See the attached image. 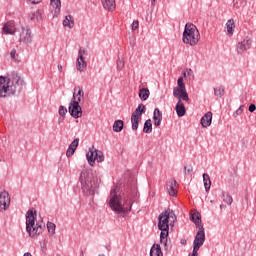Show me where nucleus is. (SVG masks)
I'll return each mask as SVG.
<instances>
[{"label": "nucleus", "instance_id": "nucleus-28", "mask_svg": "<svg viewBox=\"0 0 256 256\" xmlns=\"http://www.w3.org/2000/svg\"><path fill=\"white\" fill-rule=\"evenodd\" d=\"M113 131L115 133H121L123 131V121L122 120H116L113 124Z\"/></svg>", "mask_w": 256, "mask_h": 256}, {"label": "nucleus", "instance_id": "nucleus-10", "mask_svg": "<svg viewBox=\"0 0 256 256\" xmlns=\"http://www.w3.org/2000/svg\"><path fill=\"white\" fill-rule=\"evenodd\" d=\"M87 54V51L85 48H80L78 51V58L76 60V69L80 73H83V71L87 70V61H85V55Z\"/></svg>", "mask_w": 256, "mask_h": 256}, {"label": "nucleus", "instance_id": "nucleus-31", "mask_svg": "<svg viewBox=\"0 0 256 256\" xmlns=\"http://www.w3.org/2000/svg\"><path fill=\"white\" fill-rule=\"evenodd\" d=\"M222 200L224 203H227V205H232L233 203V197H231V195H229L227 192L222 193Z\"/></svg>", "mask_w": 256, "mask_h": 256}, {"label": "nucleus", "instance_id": "nucleus-43", "mask_svg": "<svg viewBox=\"0 0 256 256\" xmlns=\"http://www.w3.org/2000/svg\"><path fill=\"white\" fill-rule=\"evenodd\" d=\"M58 70L61 73V71H63V66L61 64H58Z\"/></svg>", "mask_w": 256, "mask_h": 256}, {"label": "nucleus", "instance_id": "nucleus-13", "mask_svg": "<svg viewBox=\"0 0 256 256\" xmlns=\"http://www.w3.org/2000/svg\"><path fill=\"white\" fill-rule=\"evenodd\" d=\"M252 43L253 41L249 37H246L243 41L239 42L236 46L238 55H243L245 51H249V49H251Z\"/></svg>", "mask_w": 256, "mask_h": 256}, {"label": "nucleus", "instance_id": "nucleus-47", "mask_svg": "<svg viewBox=\"0 0 256 256\" xmlns=\"http://www.w3.org/2000/svg\"><path fill=\"white\" fill-rule=\"evenodd\" d=\"M183 76H184V77H187V73H186V72H184V73H183Z\"/></svg>", "mask_w": 256, "mask_h": 256}, {"label": "nucleus", "instance_id": "nucleus-23", "mask_svg": "<svg viewBox=\"0 0 256 256\" xmlns=\"http://www.w3.org/2000/svg\"><path fill=\"white\" fill-rule=\"evenodd\" d=\"M101 3L106 11H113L116 7L115 0H101Z\"/></svg>", "mask_w": 256, "mask_h": 256}, {"label": "nucleus", "instance_id": "nucleus-49", "mask_svg": "<svg viewBox=\"0 0 256 256\" xmlns=\"http://www.w3.org/2000/svg\"><path fill=\"white\" fill-rule=\"evenodd\" d=\"M80 256H84V255H83V252H81Z\"/></svg>", "mask_w": 256, "mask_h": 256}, {"label": "nucleus", "instance_id": "nucleus-1", "mask_svg": "<svg viewBox=\"0 0 256 256\" xmlns=\"http://www.w3.org/2000/svg\"><path fill=\"white\" fill-rule=\"evenodd\" d=\"M158 229L161 231L160 233V243L164 245L167 250V237H169V223H175V213L171 211V209H166L159 215Z\"/></svg>", "mask_w": 256, "mask_h": 256}, {"label": "nucleus", "instance_id": "nucleus-5", "mask_svg": "<svg viewBox=\"0 0 256 256\" xmlns=\"http://www.w3.org/2000/svg\"><path fill=\"white\" fill-rule=\"evenodd\" d=\"M82 190L88 195H94L95 189L98 187L97 177L91 171H84L80 176Z\"/></svg>", "mask_w": 256, "mask_h": 256}, {"label": "nucleus", "instance_id": "nucleus-15", "mask_svg": "<svg viewBox=\"0 0 256 256\" xmlns=\"http://www.w3.org/2000/svg\"><path fill=\"white\" fill-rule=\"evenodd\" d=\"M2 33H4V35H15V33H17L15 21H8L7 23H5L2 28Z\"/></svg>", "mask_w": 256, "mask_h": 256}, {"label": "nucleus", "instance_id": "nucleus-3", "mask_svg": "<svg viewBox=\"0 0 256 256\" xmlns=\"http://www.w3.org/2000/svg\"><path fill=\"white\" fill-rule=\"evenodd\" d=\"M45 229L43 221H37V212L28 210L26 213V231L32 239H37Z\"/></svg>", "mask_w": 256, "mask_h": 256}, {"label": "nucleus", "instance_id": "nucleus-39", "mask_svg": "<svg viewBox=\"0 0 256 256\" xmlns=\"http://www.w3.org/2000/svg\"><path fill=\"white\" fill-rule=\"evenodd\" d=\"M15 55H17V50L12 49L11 52H10L11 59H15Z\"/></svg>", "mask_w": 256, "mask_h": 256}, {"label": "nucleus", "instance_id": "nucleus-18", "mask_svg": "<svg viewBox=\"0 0 256 256\" xmlns=\"http://www.w3.org/2000/svg\"><path fill=\"white\" fill-rule=\"evenodd\" d=\"M213 121V113L212 112H207L200 120V123L202 127L207 128L211 127V123Z\"/></svg>", "mask_w": 256, "mask_h": 256}, {"label": "nucleus", "instance_id": "nucleus-30", "mask_svg": "<svg viewBox=\"0 0 256 256\" xmlns=\"http://www.w3.org/2000/svg\"><path fill=\"white\" fill-rule=\"evenodd\" d=\"M203 182L206 191H209V189H211V178L209 177L208 174H203Z\"/></svg>", "mask_w": 256, "mask_h": 256}, {"label": "nucleus", "instance_id": "nucleus-20", "mask_svg": "<svg viewBox=\"0 0 256 256\" xmlns=\"http://www.w3.org/2000/svg\"><path fill=\"white\" fill-rule=\"evenodd\" d=\"M153 121L155 127H159L161 125V121H163V113H161V110H159V108H156L154 110Z\"/></svg>", "mask_w": 256, "mask_h": 256}, {"label": "nucleus", "instance_id": "nucleus-12", "mask_svg": "<svg viewBox=\"0 0 256 256\" xmlns=\"http://www.w3.org/2000/svg\"><path fill=\"white\" fill-rule=\"evenodd\" d=\"M10 205H11V196H9V192L5 190L0 192V211H7Z\"/></svg>", "mask_w": 256, "mask_h": 256}, {"label": "nucleus", "instance_id": "nucleus-2", "mask_svg": "<svg viewBox=\"0 0 256 256\" xmlns=\"http://www.w3.org/2000/svg\"><path fill=\"white\" fill-rule=\"evenodd\" d=\"M109 207L117 215H125L131 211V200L121 198V195L117 194V187H115L110 192Z\"/></svg>", "mask_w": 256, "mask_h": 256}, {"label": "nucleus", "instance_id": "nucleus-16", "mask_svg": "<svg viewBox=\"0 0 256 256\" xmlns=\"http://www.w3.org/2000/svg\"><path fill=\"white\" fill-rule=\"evenodd\" d=\"M78 147H79V138H76L69 145V147L66 151V157H73V155H75V151H77Z\"/></svg>", "mask_w": 256, "mask_h": 256}, {"label": "nucleus", "instance_id": "nucleus-27", "mask_svg": "<svg viewBox=\"0 0 256 256\" xmlns=\"http://www.w3.org/2000/svg\"><path fill=\"white\" fill-rule=\"evenodd\" d=\"M149 95H151V93L147 88L140 89L139 97L142 101H147L149 99Z\"/></svg>", "mask_w": 256, "mask_h": 256}, {"label": "nucleus", "instance_id": "nucleus-45", "mask_svg": "<svg viewBox=\"0 0 256 256\" xmlns=\"http://www.w3.org/2000/svg\"><path fill=\"white\" fill-rule=\"evenodd\" d=\"M188 75H193V70L189 69L188 70Z\"/></svg>", "mask_w": 256, "mask_h": 256}, {"label": "nucleus", "instance_id": "nucleus-24", "mask_svg": "<svg viewBox=\"0 0 256 256\" xmlns=\"http://www.w3.org/2000/svg\"><path fill=\"white\" fill-rule=\"evenodd\" d=\"M191 221H193V223H195L196 227H198V229H203V226L201 225V214H199L198 212L191 214L190 216Z\"/></svg>", "mask_w": 256, "mask_h": 256}, {"label": "nucleus", "instance_id": "nucleus-38", "mask_svg": "<svg viewBox=\"0 0 256 256\" xmlns=\"http://www.w3.org/2000/svg\"><path fill=\"white\" fill-rule=\"evenodd\" d=\"M131 27H132V31L139 29V21H134Z\"/></svg>", "mask_w": 256, "mask_h": 256}, {"label": "nucleus", "instance_id": "nucleus-34", "mask_svg": "<svg viewBox=\"0 0 256 256\" xmlns=\"http://www.w3.org/2000/svg\"><path fill=\"white\" fill-rule=\"evenodd\" d=\"M124 67H125V60L123 58H119L117 61V70L123 71Z\"/></svg>", "mask_w": 256, "mask_h": 256}, {"label": "nucleus", "instance_id": "nucleus-25", "mask_svg": "<svg viewBox=\"0 0 256 256\" xmlns=\"http://www.w3.org/2000/svg\"><path fill=\"white\" fill-rule=\"evenodd\" d=\"M150 256H163V251H161V246L159 244H154L151 247Z\"/></svg>", "mask_w": 256, "mask_h": 256}, {"label": "nucleus", "instance_id": "nucleus-48", "mask_svg": "<svg viewBox=\"0 0 256 256\" xmlns=\"http://www.w3.org/2000/svg\"><path fill=\"white\" fill-rule=\"evenodd\" d=\"M210 203H215V200H211Z\"/></svg>", "mask_w": 256, "mask_h": 256}, {"label": "nucleus", "instance_id": "nucleus-21", "mask_svg": "<svg viewBox=\"0 0 256 256\" xmlns=\"http://www.w3.org/2000/svg\"><path fill=\"white\" fill-rule=\"evenodd\" d=\"M176 113L178 117H185V113H187V111L185 110V104H183V100L177 102Z\"/></svg>", "mask_w": 256, "mask_h": 256}, {"label": "nucleus", "instance_id": "nucleus-11", "mask_svg": "<svg viewBox=\"0 0 256 256\" xmlns=\"http://www.w3.org/2000/svg\"><path fill=\"white\" fill-rule=\"evenodd\" d=\"M73 101L70 103L68 111L74 119H79V117H82L83 111L81 109V106H79V102L77 101V98L75 96L73 97Z\"/></svg>", "mask_w": 256, "mask_h": 256}, {"label": "nucleus", "instance_id": "nucleus-35", "mask_svg": "<svg viewBox=\"0 0 256 256\" xmlns=\"http://www.w3.org/2000/svg\"><path fill=\"white\" fill-rule=\"evenodd\" d=\"M47 229H48V233H50V235H55V224L54 223L48 222Z\"/></svg>", "mask_w": 256, "mask_h": 256}, {"label": "nucleus", "instance_id": "nucleus-36", "mask_svg": "<svg viewBox=\"0 0 256 256\" xmlns=\"http://www.w3.org/2000/svg\"><path fill=\"white\" fill-rule=\"evenodd\" d=\"M58 113H59L60 117H65V115L67 114V108H65L64 106H60Z\"/></svg>", "mask_w": 256, "mask_h": 256}, {"label": "nucleus", "instance_id": "nucleus-17", "mask_svg": "<svg viewBox=\"0 0 256 256\" xmlns=\"http://www.w3.org/2000/svg\"><path fill=\"white\" fill-rule=\"evenodd\" d=\"M50 9L55 17L61 13V0H50Z\"/></svg>", "mask_w": 256, "mask_h": 256}, {"label": "nucleus", "instance_id": "nucleus-9", "mask_svg": "<svg viewBox=\"0 0 256 256\" xmlns=\"http://www.w3.org/2000/svg\"><path fill=\"white\" fill-rule=\"evenodd\" d=\"M145 113V105L139 104L136 110L131 115V125L133 131H137L139 129V123H141V117Z\"/></svg>", "mask_w": 256, "mask_h": 256}, {"label": "nucleus", "instance_id": "nucleus-6", "mask_svg": "<svg viewBox=\"0 0 256 256\" xmlns=\"http://www.w3.org/2000/svg\"><path fill=\"white\" fill-rule=\"evenodd\" d=\"M173 97L178 101H186V103H189V94L187 93V88H185L183 77L178 78L177 86L173 88Z\"/></svg>", "mask_w": 256, "mask_h": 256}, {"label": "nucleus", "instance_id": "nucleus-26", "mask_svg": "<svg viewBox=\"0 0 256 256\" xmlns=\"http://www.w3.org/2000/svg\"><path fill=\"white\" fill-rule=\"evenodd\" d=\"M226 29L228 35L232 36L233 32L235 31V20L230 19L226 22Z\"/></svg>", "mask_w": 256, "mask_h": 256}, {"label": "nucleus", "instance_id": "nucleus-14", "mask_svg": "<svg viewBox=\"0 0 256 256\" xmlns=\"http://www.w3.org/2000/svg\"><path fill=\"white\" fill-rule=\"evenodd\" d=\"M19 36L22 43H31L33 41V33L29 27H23Z\"/></svg>", "mask_w": 256, "mask_h": 256}, {"label": "nucleus", "instance_id": "nucleus-44", "mask_svg": "<svg viewBox=\"0 0 256 256\" xmlns=\"http://www.w3.org/2000/svg\"><path fill=\"white\" fill-rule=\"evenodd\" d=\"M220 209H227V206H226V205L221 204V205H220Z\"/></svg>", "mask_w": 256, "mask_h": 256}, {"label": "nucleus", "instance_id": "nucleus-41", "mask_svg": "<svg viewBox=\"0 0 256 256\" xmlns=\"http://www.w3.org/2000/svg\"><path fill=\"white\" fill-rule=\"evenodd\" d=\"M243 113V106H240L239 109L236 110V115H241Z\"/></svg>", "mask_w": 256, "mask_h": 256}, {"label": "nucleus", "instance_id": "nucleus-4", "mask_svg": "<svg viewBox=\"0 0 256 256\" xmlns=\"http://www.w3.org/2000/svg\"><path fill=\"white\" fill-rule=\"evenodd\" d=\"M201 39V34L199 29L193 23H187L184 28L182 41L185 45H190V47H195Z\"/></svg>", "mask_w": 256, "mask_h": 256}, {"label": "nucleus", "instance_id": "nucleus-7", "mask_svg": "<svg viewBox=\"0 0 256 256\" xmlns=\"http://www.w3.org/2000/svg\"><path fill=\"white\" fill-rule=\"evenodd\" d=\"M86 159L91 167L95 166V161L98 163H103L105 161V156L103 155V152L98 151L94 146L89 148Z\"/></svg>", "mask_w": 256, "mask_h": 256}, {"label": "nucleus", "instance_id": "nucleus-37", "mask_svg": "<svg viewBox=\"0 0 256 256\" xmlns=\"http://www.w3.org/2000/svg\"><path fill=\"white\" fill-rule=\"evenodd\" d=\"M193 172V166H185L184 167V175H189V173Z\"/></svg>", "mask_w": 256, "mask_h": 256}, {"label": "nucleus", "instance_id": "nucleus-50", "mask_svg": "<svg viewBox=\"0 0 256 256\" xmlns=\"http://www.w3.org/2000/svg\"><path fill=\"white\" fill-rule=\"evenodd\" d=\"M99 256H105V254L99 255Z\"/></svg>", "mask_w": 256, "mask_h": 256}, {"label": "nucleus", "instance_id": "nucleus-8", "mask_svg": "<svg viewBox=\"0 0 256 256\" xmlns=\"http://www.w3.org/2000/svg\"><path fill=\"white\" fill-rule=\"evenodd\" d=\"M15 87L11 85V79L0 76V97L15 95Z\"/></svg>", "mask_w": 256, "mask_h": 256}, {"label": "nucleus", "instance_id": "nucleus-42", "mask_svg": "<svg viewBox=\"0 0 256 256\" xmlns=\"http://www.w3.org/2000/svg\"><path fill=\"white\" fill-rule=\"evenodd\" d=\"M29 1H31L34 4H37V3H41L42 0H29Z\"/></svg>", "mask_w": 256, "mask_h": 256}, {"label": "nucleus", "instance_id": "nucleus-19", "mask_svg": "<svg viewBox=\"0 0 256 256\" xmlns=\"http://www.w3.org/2000/svg\"><path fill=\"white\" fill-rule=\"evenodd\" d=\"M167 191L169 195L172 197H175L177 195V180L175 179H170L167 183Z\"/></svg>", "mask_w": 256, "mask_h": 256}, {"label": "nucleus", "instance_id": "nucleus-32", "mask_svg": "<svg viewBox=\"0 0 256 256\" xmlns=\"http://www.w3.org/2000/svg\"><path fill=\"white\" fill-rule=\"evenodd\" d=\"M214 94L216 95V97H223V95L225 94V88H223V87L215 88Z\"/></svg>", "mask_w": 256, "mask_h": 256}, {"label": "nucleus", "instance_id": "nucleus-46", "mask_svg": "<svg viewBox=\"0 0 256 256\" xmlns=\"http://www.w3.org/2000/svg\"><path fill=\"white\" fill-rule=\"evenodd\" d=\"M157 0H152V5H155V2H156Z\"/></svg>", "mask_w": 256, "mask_h": 256}, {"label": "nucleus", "instance_id": "nucleus-40", "mask_svg": "<svg viewBox=\"0 0 256 256\" xmlns=\"http://www.w3.org/2000/svg\"><path fill=\"white\" fill-rule=\"evenodd\" d=\"M255 110H256L255 104H251V105L249 106V111H250V113L255 112Z\"/></svg>", "mask_w": 256, "mask_h": 256}, {"label": "nucleus", "instance_id": "nucleus-29", "mask_svg": "<svg viewBox=\"0 0 256 256\" xmlns=\"http://www.w3.org/2000/svg\"><path fill=\"white\" fill-rule=\"evenodd\" d=\"M143 131L144 133H151L153 131V123L151 122V119L146 120Z\"/></svg>", "mask_w": 256, "mask_h": 256}, {"label": "nucleus", "instance_id": "nucleus-33", "mask_svg": "<svg viewBox=\"0 0 256 256\" xmlns=\"http://www.w3.org/2000/svg\"><path fill=\"white\" fill-rule=\"evenodd\" d=\"M83 95H85V92H83V89L79 88L78 93L76 94V96L74 94L73 97H75L78 103H81V99H83Z\"/></svg>", "mask_w": 256, "mask_h": 256}, {"label": "nucleus", "instance_id": "nucleus-22", "mask_svg": "<svg viewBox=\"0 0 256 256\" xmlns=\"http://www.w3.org/2000/svg\"><path fill=\"white\" fill-rule=\"evenodd\" d=\"M63 27H68V29H73L75 27V19L71 15H67L63 20Z\"/></svg>", "mask_w": 256, "mask_h": 256}]
</instances>
